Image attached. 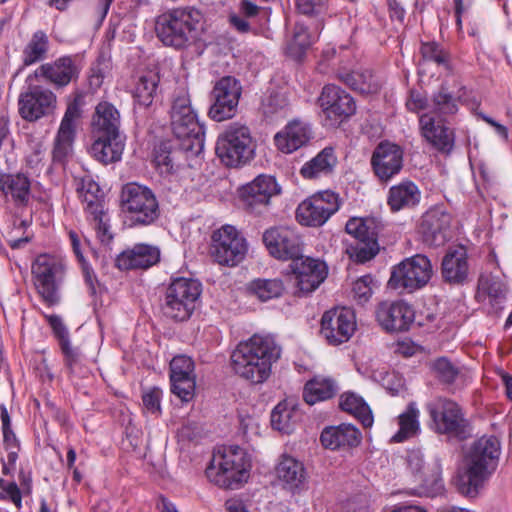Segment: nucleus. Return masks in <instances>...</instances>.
Wrapping results in <instances>:
<instances>
[{
	"mask_svg": "<svg viewBox=\"0 0 512 512\" xmlns=\"http://www.w3.org/2000/svg\"><path fill=\"white\" fill-rule=\"evenodd\" d=\"M281 348L270 335L254 334L240 341L231 353V367L236 375L252 384H262L271 375L272 365Z\"/></svg>",
	"mask_w": 512,
	"mask_h": 512,
	"instance_id": "f257e3e1",
	"label": "nucleus"
},
{
	"mask_svg": "<svg viewBox=\"0 0 512 512\" xmlns=\"http://www.w3.org/2000/svg\"><path fill=\"white\" fill-rule=\"evenodd\" d=\"M204 22L200 10L193 7L176 8L156 17L155 33L163 45L185 49L199 40Z\"/></svg>",
	"mask_w": 512,
	"mask_h": 512,
	"instance_id": "f03ea898",
	"label": "nucleus"
},
{
	"mask_svg": "<svg viewBox=\"0 0 512 512\" xmlns=\"http://www.w3.org/2000/svg\"><path fill=\"white\" fill-rule=\"evenodd\" d=\"M251 460L238 445H223L214 450L207 478L224 489H239L250 477Z\"/></svg>",
	"mask_w": 512,
	"mask_h": 512,
	"instance_id": "7ed1b4c3",
	"label": "nucleus"
},
{
	"mask_svg": "<svg viewBox=\"0 0 512 512\" xmlns=\"http://www.w3.org/2000/svg\"><path fill=\"white\" fill-rule=\"evenodd\" d=\"M170 117L174 140L180 142L184 150L200 154L204 148V126L199 122L197 113L191 106L186 89L181 88L175 93Z\"/></svg>",
	"mask_w": 512,
	"mask_h": 512,
	"instance_id": "20e7f679",
	"label": "nucleus"
},
{
	"mask_svg": "<svg viewBox=\"0 0 512 512\" xmlns=\"http://www.w3.org/2000/svg\"><path fill=\"white\" fill-rule=\"evenodd\" d=\"M500 455V442L495 436L481 437L473 443L465 460L466 471L463 482L467 493L475 494L495 469Z\"/></svg>",
	"mask_w": 512,
	"mask_h": 512,
	"instance_id": "39448f33",
	"label": "nucleus"
},
{
	"mask_svg": "<svg viewBox=\"0 0 512 512\" xmlns=\"http://www.w3.org/2000/svg\"><path fill=\"white\" fill-rule=\"evenodd\" d=\"M202 293V285L191 278L178 277L166 289L163 313L176 321L189 319Z\"/></svg>",
	"mask_w": 512,
	"mask_h": 512,
	"instance_id": "423d86ee",
	"label": "nucleus"
},
{
	"mask_svg": "<svg viewBox=\"0 0 512 512\" xmlns=\"http://www.w3.org/2000/svg\"><path fill=\"white\" fill-rule=\"evenodd\" d=\"M216 155L228 167H238L247 163L254 153L252 137L248 127L231 123L218 136Z\"/></svg>",
	"mask_w": 512,
	"mask_h": 512,
	"instance_id": "0eeeda50",
	"label": "nucleus"
},
{
	"mask_svg": "<svg viewBox=\"0 0 512 512\" xmlns=\"http://www.w3.org/2000/svg\"><path fill=\"white\" fill-rule=\"evenodd\" d=\"M426 409L435 432L457 439H466L470 435L469 422L455 401L438 397L427 403Z\"/></svg>",
	"mask_w": 512,
	"mask_h": 512,
	"instance_id": "6e6552de",
	"label": "nucleus"
},
{
	"mask_svg": "<svg viewBox=\"0 0 512 512\" xmlns=\"http://www.w3.org/2000/svg\"><path fill=\"white\" fill-rule=\"evenodd\" d=\"M432 275L430 259L423 254H416L393 267L388 286L400 292L411 293L426 286Z\"/></svg>",
	"mask_w": 512,
	"mask_h": 512,
	"instance_id": "1a4fd4ad",
	"label": "nucleus"
},
{
	"mask_svg": "<svg viewBox=\"0 0 512 512\" xmlns=\"http://www.w3.org/2000/svg\"><path fill=\"white\" fill-rule=\"evenodd\" d=\"M123 210L134 225H150L159 217V204L155 194L146 186L126 184L121 193Z\"/></svg>",
	"mask_w": 512,
	"mask_h": 512,
	"instance_id": "9d476101",
	"label": "nucleus"
},
{
	"mask_svg": "<svg viewBox=\"0 0 512 512\" xmlns=\"http://www.w3.org/2000/svg\"><path fill=\"white\" fill-rule=\"evenodd\" d=\"M34 285L48 305L59 302V287L65 277V265L55 256L39 255L32 264Z\"/></svg>",
	"mask_w": 512,
	"mask_h": 512,
	"instance_id": "9b49d317",
	"label": "nucleus"
},
{
	"mask_svg": "<svg viewBox=\"0 0 512 512\" xmlns=\"http://www.w3.org/2000/svg\"><path fill=\"white\" fill-rule=\"evenodd\" d=\"M247 251V240L232 225L221 226L211 236V255L220 265H238L244 260Z\"/></svg>",
	"mask_w": 512,
	"mask_h": 512,
	"instance_id": "f8f14e48",
	"label": "nucleus"
},
{
	"mask_svg": "<svg viewBox=\"0 0 512 512\" xmlns=\"http://www.w3.org/2000/svg\"><path fill=\"white\" fill-rule=\"evenodd\" d=\"M341 206V199L337 193L325 190L315 193L299 204L296 218L300 224L319 227L335 214Z\"/></svg>",
	"mask_w": 512,
	"mask_h": 512,
	"instance_id": "ddd939ff",
	"label": "nucleus"
},
{
	"mask_svg": "<svg viewBox=\"0 0 512 512\" xmlns=\"http://www.w3.org/2000/svg\"><path fill=\"white\" fill-rule=\"evenodd\" d=\"M82 105L83 95L81 93H75L73 99L69 101L67 105L54 139L52 156L55 162H64L72 153L76 137L77 121L82 115Z\"/></svg>",
	"mask_w": 512,
	"mask_h": 512,
	"instance_id": "4468645a",
	"label": "nucleus"
},
{
	"mask_svg": "<svg viewBox=\"0 0 512 512\" xmlns=\"http://www.w3.org/2000/svg\"><path fill=\"white\" fill-rule=\"evenodd\" d=\"M318 102L324 114L326 126L336 127L356 112L353 97L333 84L323 87Z\"/></svg>",
	"mask_w": 512,
	"mask_h": 512,
	"instance_id": "2eb2a0df",
	"label": "nucleus"
},
{
	"mask_svg": "<svg viewBox=\"0 0 512 512\" xmlns=\"http://www.w3.org/2000/svg\"><path fill=\"white\" fill-rule=\"evenodd\" d=\"M241 93L242 87L234 77L225 76L217 81L211 93L210 118L217 122L233 118L237 113Z\"/></svg>",
	"mask_w": 512,
	"mask_h": 512,
	"instance_id": "dca6fc26",
	"label": "nucleus"
},
{
	"mask_svg": "<svg viewBox=\"0 0 512 512\" xmlns=\"http://www.w3.org/2000/svg\"><path fill=\"white\" fill-rule=\"evenodd\" d=\"M19 113L27 121H37L52 115L57 107V96L47 87L30 84L19 95Z\"/></svg>",
	"mask_w": 512,
	"mask_h": 512,
	"instance_id": "f3484780",
	"label": "nucleus"
},
{
	"mask_svg": "<svg viewBox=\"0 0 512 512\" xmlns=\"http://www.w3.org/2000/svg\"><path fill=\"white\" fill-rule=\"evenodd\" d=\"M357 327L354 311L349 307H335L326 311L321 318V334L330 345L347 342Z\"/></svg>",
	"mask_w": 512,
	"mask_h": 512,
	"instance_id": "a211bd4d",
	"label": "nucleus"
},
{
	"mask_svg": "<svg viewBox=\"0 0 512 512\" xmlns=\"http://www.w3.org/2000/svg\"><path fill=\"white\" fill-rule=\"evenodd\" d=\"M262 238L269 254L275 259L292 262L303 252L301 238L293 228L271 227L265 230Z\"/></svg>",
	"mask_w": 512,
	"mask_h": 512,
	"instance_id": "6ab92c4d",
	"label": "nucleus"
},
{
	"mask_svg": "<svg viewBox=\"0 0 512 512\" xmlns=\"http://www.w3.org/2000/svg\"><path fill=\"white\" fill-rule=\"evenodd\" d=\"M421 136L438 152L449 155L455 146V131L451 129L445 118L433 113H423L419 117Z\"/></svg>",
	"mask_w": 512,
	"mask_h": 512,
	"instance_id": "aec40b11",
	"label": "nucleus"
},
{
	"mask_svg": "<svg viewBox=\"0 0 512 512\" xmlns=\"http://www.w3.org/2000/svg\"><path fill=\"white\" fill-rule=\"evenodd\" d=\"M299 290L303 293L314 291L327 277V266L323 261L298 256L289 265Z\"/></svg>",
	"mask_w": 512,
	"mask_h": 512,
	"instance_id": "412c9836",
	"label": "nucleus"
},
{
	"mask_svg": "<svg viewBox=\"0 0 512 512\" xmlns=\"http://www.w3.org/2000/svg\"><path fill=\"white\" fill-rule=\"evenodd\" d=\"M280 193V186L276 179L270 175H259L252 182L240 189V199L252 212L260 213L270 199Z\"/></svg>",
	"mask_w": 512,
	"mask_h": 512,
	"instance_id": "4be33fe9",
	"label": "nucleus"
},
{
	"mask_svg": "<svg viewBox=\"0 0 512 512\" xmlns=\"http://www.w3.org/2000/svg\"><path fill=\"white\" fill-rule=\"evenodd\" d=\"M452 216L440 210L432 209L427 211L421 219L419 233L423 242L431 247L444 245L451 237Z\"/></svg>",
	"mask_w": 512,
	"mask_h": 512,
	"instance_id": "5701e85b",
	"label": "nucleus"
},
{
	"mask_svg": "<svg viewBox=\"0 0 512 512\" xmlns=\"http://www.w3.org/2000/svg\"><path fill=\"white\" fill-rule=\"evenodd\" d=\"M171 391L182 401L188 402L194 396L196 387L194 362L185 355L175 356L170 362Z\"/></svg>",
	"mask_w": 512,
	"mask_h": 512,
	"instance_id": "b1692460",
	"label": "nucleus"
},
{
	"mask_svg": "<svg viewBox=\"0 0 512 512\" xmlns=\"http://www.w3.org/2000/svg\"><path fill=\"white\" fill-rule=\"evenodd\" d=\"M414 318L413 308L404 301L382 302L376 310L378 323L389 332L408 330Z\"/></svg>",
	"mask_w": 512,
	"mask_h": 512,
	"instance_id": "393cba45",
	"label": "nucleus"
},
{
	"mask_svg": "<svg viewBox=\"0 0 512 512\" xmlns=\"http://www.w3.org/2000/svg\"><path fill=\"white\" fill-rule=\"evenodd\" d=\"M80 69L75 57L62 56L40 65L33 74L35 79L43 78L57 88L67 86L79 76Z\"/></svg>",
	"mask_w": 512,
	"mask_h": 512,
	"instance_id": "a878e982",
	"label": "nucleus"
},
{
	"mask_svg": "<svg viewBox=\"0 0 512 512\" xmlns=\"http://www.w3.org/2000/svg\"><path fill=\"white\" fill-rule=\"evenodd\" d=\"M371 164L376 176L388 181L402 169L403 152L396 144L381 142L373 152Z\"/></svg>",
	"mask_w": 512,
	"mask_h": 512,
	"instance_id": "bb28decb",
	"label": "nucleus"
},
{
	"mask_svg": "<svg viewBox=\"0 0 512 512\" xmlns=\"http://www.w3.org/2000/svg\"><path fill=\"white\" fill-rule=\"evenodd\" d=\"M198 154L184 150L175 140L161 142L154 152V164L162 176H170L183 167L188 159Z\"/></svg>",
	"mask_w": 512,
	"mask_h": 512,
	"instance_id": "cd10ccee",
	"label": "nucleus"
},
{
	"mask_svg": "<svg viewBox=\"0 0 512 512\" xmlns=\"http://www.w3.org/2000/svg\"><path fill=\"white\" fill-rule=\"evenodd\" d=\"M313 138V131L308 122L294 119L274 136L275 146L279 151L290 154L306 146Z\"/></svg>",
	"mask_w": 512,
	"mask_h": 512,
	"instance_id": "c85d7f7f",
	"label": "nucleus"
},
{
	"mask_svg": "<svg viewBox=\"0 0 512 512\" xmlns=\"http://www.w3.org/2000/svg\"><path fill=\"white\" fill-rule=\"evenodd\" d=\"M470 265L468 253L464 246L450 248L441 262V274L445 282L463 285L469 279Z\"/></svg>",
	"mask_w": 512,
	"mask_h": 512,
	"instance_id": "c756f323",
	"label": "nucleus"
},
{
	"mask_svg": "<svg viewBox=\"0 0 512 512\" xmlns=\"http://www.w3.org/2000/svg\"><path fill=\"white\" fill-rule=\"evenodd\" d=\"M160 261V249L157 246L139 243L120 253L116 266L121 270L148 269Z\"/></svg>",
	"mask_w": 512,
	"mask_h": 512,
	"instance_id": "7c9ffc66",
	"label": "nucleus"
},
{
	"mask_svg": "<svg viewBox=\"0 0 512 512\" xmlns=\"http://www.w3.org/2000/svg\"><path fill=\"white\" fill-rule=\"evenodd\" d=\"M90 154L105 165L121 160L125 143L121 135L93 134Z\"/></svg>",
	"mask_w": 512,
	"mask_h": 512,
	"instance_id": "2f4dec72",
	"label": "nucleus"
},
{
	"mask_svg": "<svg viewBox=\"0 0 512 512\" xmlns=\"http://www.w3.org/2000/svg\"><path fill=\"white\" fill-rule=\"evenodd\" d=\"M320 441L325 448L331 450L351 448L360 443L361 433L352 424L342 423L323 429Z\"/></svg>",
	"mask_w": 512,
	"mask_h": 512,
	"instance_id": "473e14b6",
	"label": "nucleus"
},
{
	"mask_svg": "<svg viewBox=\"0 0 512 512\" xmlns=\"http://www.w3.org/2000/svg\"><path fill=\"white\" fill-rule=\"evenodd\" d=\"M322 23H318L313 31L303 23H296L291 38L287 41L286 53L295 60H300L307 50L318 40Z\"/></svg>",
	"mask_w": 512,
	"mask_h": 512,
	"instance_id": "72a5a7b5",
	"label": "nucleus"
},
{
	"mask_svg": "<svg viewBox=\"0 0 512 512\" xmlns=\"http://www.w3.org/2000/svg\"><path fill=\"white\" fill-rule=\"evenodd\" d=\"M276 474L285 486L295 492L303 489L307 481V472L304 464L294 457L283 455L277 467Z\"/></svg>",
	"mask_w": 512,
	"mask_h": 512,
	"instance_id": "f704fd0d",
	"label": "nucleus"
},
{
	"mask_svg": "<svg viewBox=\"0 0 512 512\" xmlns=\"http://www.w3.org/2000/svg\"><path fill=\"white\" fill-rule=\"evenodd\" d=\"M119 111L109 102H100L92 118V133L120 135Z\"/></svg>",
	"mask_w": 512,
	"mask_h": 512,
	"instance_id": "c9c22d12",
	"label": "nucleus"
},
{
	"mask_svg": "<svg viewBox=\"0 0 512 512\" xmlns=\"http://www.w3.org/2000/svg\"><path fill=\"white\" fill-rule=\"evenodd\" d=\"M337 164L334 148L325 147L315 157L304 163L300 175L304 179H317L331 174Z\"/></svg>",
	"mask_w": 512,
	"mask_h": 512,
	"instance_id": "e433bc0d",
	"label": "nucleus"
},
{
	"mask_svg": "<svg viewBox=\"0 0 512 512\" xmlns=\"http://www.w3.org/2000/svg\"><path fill=\"white\" fill-rule=\"evenodd\" d=\"M421 192L412 181H403L389 189L387 204L393 212L412 208L420 202Z\"/></svg>",
	"mask_w": 512,
	"mask_h": 512,
	"instance_id": "4c0bfd02",
	"label": "nucleus"
},
{
	"mask_svg": "<svg viewBox=\"0 0 512 512\" xmlns=\"http://www.w3.org/2000/svg\"><path fill=\"white\" fill-rule=\"evenodd\" d=\"M2 436L7 454V464L2 462V474H11L16 468L18 454L20 452V441L11 429V420L7 410L2 407Z\"/></svg>",
	"mask_w": 512,
	"mask_h": 512,
	"instance_id": "58836bf2",
	"label": "nucleus"
},
{
	"mask_svg": "<svg viewBox=\"0 0 512 512\" xmlns=\"http://www.w3.org/2000/svg\"><path fill=\"white\" fill-rule=\"evenodd\" d=\"M339 79L362 94L377 93L381 87L379 78L368 69L339 73Z\"/></svg>",
	"mask_w": 512,
	"mask_h": 512,
	"instance_id": "ea45409f",
	"label": "nucleus"
},
{
	"mask_svg": "<svg viewBox=\"0 0 512 512\" xmlns=\"http://www.w3.org/2000/svg\"><path fill=\"white\" fill-rule=\"evenodd\" d=\"M77 191L85 204L84 210L87 215H99L102 212L104 208L103 193L98 183L90 176L81 179Z\"/></svg>",
	"mask_w": 512,
	"mask_h": 512,
	"instance_id": "a19ab883",
	"label": "nucleus"
},
{
	"mask_svg": "<svg viewBox=\"0 0 512 512\" xmlns=\"http://www.w3.org/2000/svg\"><path fill=\"white\" fill-rule=\"evenodd\" d=\"M31 183L24 174L2 176V192L10 196L16 205H27L30 199Z\"/></svg>",
	"mask_w": 512,
	"mask_h": 512,
	"instance_id": "79ce46f5",
	"label": "nucleus"
},
{
	"mask_svg": "<svg viewBox=\"0 0 512 512\" xmlns=\"http://www.w3.org/2000/svg\"><path fill=\"white\" fill-rule=\"evenodd\" d=\"M337 392V384L331 378L315 377L304 387L303 398L309 405L332 398Z\"/></svg>",
	"mask_w": 512,
	"mask_h": 512,
	"instance_id": "37998d69",
	"label": "nucleus"
},
{
	"mask_svg": "<svg viewBox=\"0 0 512 512\" xmlns=\"http://www.w3.org/2000/svg\"><path fill=\"white\" fill-rule=\"evenodd\" d=\"M420 411L414 402L408 404L406 410L398 417L399 430L393 435L392 441L401 443L415 436L420 429Z\"/></svg>",
	"mask_w": 512,
	"mask_h": 512,
	"instance_id": "c03bdc74",
	"label": "nucleus"
},
{
	"mask_svg": "<svg viewBox=\"0 0 512 512\" xmlns=\"http://www.w3.org/2000/svg\"><path fill=\"white\" fill-rule=\"evenodd\" d=\"M339 405L343 411L357 418L364 427L372 426V411L362 397L355 393H345L341 395Z\"/></svg>",
	"mask_w": 512,
	"mask_h": 512,
	"instance_id": "a18cd8bd",
	"label": "nucleus"
},
{
	"mask_svg": "<svg viewBox=\"0 0 512 512\" xmlns=\"http://www.w3.org/2000/svg\"><path fill=\"white\" fill-rule=\"evenodd\" d=\"M47 322L52 328L54 336L57 338L60 349L65 357L66 364L72 366L78 360V352L74 349L69 340V333L67 328L62 322V319L57 315H46Z\"/></svg>",
	"mask_w": 512,
	"mask_h": 512,
	"instance_id": "49530a36",
	"label": "nucleus"
},
{
	"mask_svg": "<svg viewBox=\"0 0 512 512\" xmlns=\"http://www.w3.org/2000/svg\"><path fill=\"white\" fill-rule=\"evenodd\" d=\"M159 81L160 77L156 72L148 71L141 75L134 88L135 101L141 106H150L156 96Z\"/></svg>",
	"mask_w": 512,
	"mask_h": 512,
	"instance_id": "de8ad7c7",
	"label": "nucleus"
},
{
	"mask_svg": "<svg viewBox=\"0 0 512 512\" xmlns=\"http://www.w3.org/2000/svg\"><path fill=\"white\" fill-rule=\"evenodd\" d=\"M431 102L433 106V114L437 117L445 118L453 116L459 111L460 97H455L449 89L441 85V87L432 94Z\"/></svg>",
	"mask_w": 512,
	"mask_h": 512,
	"instance_id": "09e8293b",
	"label": "nucleus"
},
{
	"mask_svg": "<svg viewBox=\"0 0 512 512\" xmlns=\"http://www.w3.org/2000/svg\"><path fill=\"white\" fill-rule=\"evenodd\" d=\"M49 45V38L44 31L34 32L23 51L24 64L29 66L45 59L49 51Z\"/></svg>",
	"mask_w": 512,
	"mask_h": 512,
	"instance_id": "8fccbe9b",
	"label": "nucleus"
},
{
	"mask_svg": "<svg viewBox=\"0 0 512 512\" xmlns=\"http://www.w3.org/2000/svg\"><path fill=\"white\" fill-rule=\"evenodd\" d=\"M299 420V411L287 403H279L271 413V425L274 429L291 433Z\"/></svg>",
	"mask_w": 512,
	"mask_h": 512,
	"instance_id": "3c124183",
	"label": "nucleus"
},
{
	"mask_svg": "<svg viewBox=\"0 0 512 512\" xmlns=\"http://www.w3.org/2000/svg\"><path fill=\"white\" fill-rule=\"evenodd\" d=\"M345 230L354 240H365L377 238L379 226L374 218L354 217L347 221Z\"/></svg>",
	"mask_w": 512,
	"mask_h": 512,
	"instance_id": "603ef678",
	"label": "nucleus"
},
{
	"mask_svg": "<svg viewBox=\"0 0 512 512\" xmlns=\"http://www.w3.org/2000/svg\"><path fill=\"white\" fill-rule=\"evenodd\" d=\"M379 251L377 238L353 240L346 247L349 258L357 263H365L374 258Z\"/></svg>",
	"mask_w": 512,
	"mask_h": 512,
	"instance_id": "864d4df0",
	"label": "nucleus"
},
{
	"mask_svg": "<svg viewBox=\"0 0 512 512\" xmlns=\"http://www.w3.org/2000/svg\"><path fill=\"white\" fill-rule=\"evenodd\" d=\"M284 284L281 279H256L251 282V292L261 301H269L280 297L284 292Z\"/></svg>",
	"mask_w": 512,
	"mask_h": 512,
	"instance_id": "5fc2aeb1",
	"label": "nucleus"
},
{
	"mask_svg": "<svg viewBox=\"0 0 512 512\" xmlns=\"http://www.w3.org/2000/svg\"><path fill=\"white\" fill-rule=\"evenodd\" d=\"M478 293L487 295L492 302H499L505 297L506 286L498 277L485 276L479 279Z\"/></svg>",
	"mask_w": 512,
	"mask_h": 512,
	"instance_id": "6e6d98bb",
	"label": "nucleus"
},
{
	"mask_svg": "<svg viewBox=\"0 0 512 512\" xmlns=\"http://www.w3.org/2000/svg\"><path fill=\"white\" fill-rule=\"evenodd\" d=\"M420 52L425 60L435 62L437 65L449 67L450 55L437 42H425L421 44Z\"/></svg>",
	"mask_w": 512,
	"mask_h": 512,
	"instance_id": "4d7b16f0",
	"label": "nucleus"
},
{
	"mask_svg": "<svg viewBox=\"0 0 512 512\" xmlns=\"http://www.w3.org/2000/svg\"><path fill=\"white\" fill-rule=\"evenodd\" d=\"M432 367L436 377L447 384L453 383L459 373L457 367L444 357L435 360Z\"/></svg>",
	"mask_w": 512,
	"mask_h": 512,
	"instance_id": "13d9d810",
	"label": "nucleus"
},
{
	"mask_svg": "<svg viewBox=\"0 0 512 512\" xmlns=\"http://www.w3.org/2000/svg\"><path fill=\"white\" fill-rule=\"evenodd\" d=\"M88 219L94 223L97 237L103 244H108L112 240L113 236L110 232V227L107 223V215L104 208L99 215H87Z\"/></svg>",
	"mask_w": 512,
	"mask_h": 512,
	"instance_id": "bf43d9fd",
	"label": "nucleus"
},
{
	"mask_svg": "<svg viewBox=\"0 0 512 512\" xmlns=\"http://www.w3.org/2000/svg\"><path fill=\"white\" fill-rule=\"evenodd\" d=\"M372 281H373V279L370 275H365V276L360 277L353 283L352 292H353L354 298L359 303H364V302L368 301V299L371 297Z\"/></svg>",
	"mask_w": 512,
	"mask_h": 512,
	"instance_id": "052dcab7",
	"label": "nucleus"
},
{
	"mask_svg": "<svg viewBox=\"0 0 512 512\" xmlns=\"http://www.w3.org/2000/svg\"><path fill=\"white\" fill-rule=\"evenodd\" d=\"M299 13L307 16H319L327 9L326 0H295Z\"/></svg>",
	"mask_w": 512,
	"mask_h": 512,
	"instance_id": "680f3d73",
	"label": "nucleus"
},
{
	"mask_svg": "<svg viewBox=\"0 0 512 512\" xmlns=\"http://www.w3.org/2000/svg\"><path fill=\"white\" fill-rule=\"evenodd\" d=\"M162 397V390L159 388H152L145 392L142 396L144 407L151 413L160 412V401Z\"/></svg>",
	"mask_w": 512,
	"mask_h": 512,
	"instance_id": "e2e57ef3",
	"label": "nucleus"
},
{
	"mask_svg": "<svg viewBox=\"0 0 512 512\" xmlns=\"http://www.w3.org/2000/svg\"><path fill=\"white\" fill-rule=\"evenodd\" d=\"M428 105L427 99L417 91H411L406 101V107L411 112H419Z\"/></svg>",
	"mask_w": 512,
	"mask_h": 512,
	"instance_id": "0e129e2a",
	"label": "nucleus"
},
{
	"mask_svg": "<svg viewBox=\"0 0 512 512\" xmlns=\"http://www.w3.org/2000/svg\"><path fill=\"white\" fill-rule=\"evenodd\" d=\"M261 8L254 4L249 0H243L239 4L238 13H240L243 17L248 19L250 22L254 20L259 13L261 12Z\"/></svg>",
	"mask_w": 512,
	"mask_h": 512,
	"instance_id": "69168bd1",
	"label": "nucleus"
},
{
	"mask_svg": "<svg viewBox=\"0 0 512 512\" xmlns=\"http://www.w3.org/2000/svg\"><path fill=\"white\" fill-rule=\"evenodd\" d=\"M231 26L240 33H247L251 29V22L240 13H234L229 16Z\"/></svg>",
	"mask_w": 512,
	"mask_h": 512,
	"instance_id": "338daca9",
	"label": "nucleus"
},
{
	"mask_svg": "<svg viewBox=\"0 0 512 512\" xmlns=\"http://www.w3.org/2000/svg\"><path fill=\"white\" fill-rule=\"evenodd\" d=\"M476 116L483 120L484 122H486L487 124H489L491 127H493L497 135H499L501 138H503L504 140L508 139V129L506 126L500 124L499 122L495 121L493 118L482 112H477Z\"/></svg>",
	"mask_w": 512,
	"mask_h": 512,
	"instance_id": "774afa93",
	"label": "nucleus"
}]
</instances>
